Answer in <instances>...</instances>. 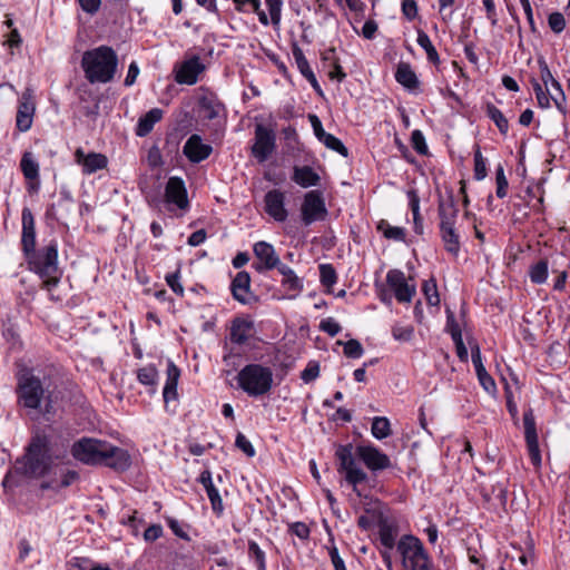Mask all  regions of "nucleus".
<instances>
[{"label": "nucleus", "mask_w": 570, "mask_h": 570, "mask_svg": "<svg viewBox=\"0 0 570 570\" xmlns=\"http://www.w3.org/2000/svg\"><path fill=\"white\" fill-rule=\"evenodd\" d=\"M485 115L495 124L501 135L505 136L509 131V121L502 111L492 102L485 105Z\"/></svg>", "instance_id": "obj_35"}, {"label": "nucleus", "mask_w": 570, "mask_h": 570, "mask_svg": "<svg viewBox=\"0 0 570 570\" xmlns=\"http://www.w3.org/2000/svg\"><path fill=\"white\" fill-rule=\"evenodd\" d=\"M28 268L42 279L41 287L48 292L60 283L62 272L58 266V243L50 240L39 249L24 255Z\"/></svg>", "instance_id": "obj_4"}, {"label": "nucleus", "mask_w": 570, "mask_h": 570, "mask_svg": "<svg viewBox=\"0 0 570 570\" xmlns=\"http://www.w3.org/2000/svg\"><path fill=\"white\" fill-rule=\"evenodd\" d=\"M254 144L250 148L252 156L258 163H265L276 148V135L274 129L257 124L254 131Z\"/></svg>", "instance_id": "obj_12"}, {"label": "nucleus", "mask_w": 570, "mask_h": 570, "mask_svg": "<svg viewBox=\"0 0 570 570\" xmlns=\"http://www.w3.org/2000/svg\"><path fill=\"white\" fill-rule=\"evenodd\" d=\"M343 345H344V354L346 357L360 358L364 353V348L357 340H354V338L348 340Z\"/></svg>", "instance_id": "obj_50"}, {"label": "nucleus", "mask_w": 570, "mask_h": 570, "mask_svg": "<svg viewBox=\"0 0 570 570\" xmlns=\"http://www.w3.org/2000/svg\"><path fill=\"white\" fill-rule=\"evenodd\" d=\"M548 261L540 259L529 269V277L533 284H543L548 278Z\"/></svg>", "instance_id": "obj_40"}, {"label": "nucleus", "mask_w": 570, "mask_h": 570, "mask_svg": "<svg viewBox=\"0 0 570 570\" xmlns=\"http://www.w3.org/2000/svg\"><path fill=\"white\" fill-rule=\"evenodd\" d=\"M253 253L257 261L253 263L252 267L259 274L272 271L282 263L274 246L265 240L256 242Z\"/></svg>", "instance_id": "obj_15"}, {"label": "nucleus", "mask_w": 570, "mask_h": 570, "mask_svg": "<svg viewBox=\"0 0 570 570\" xmlns=\"http://www.w3.org/2000/svg\"><path fill=\"white\" fill-rule=\"evenodd\" d=\"M285 199V193L281 189H271L264 196V210L275 222L284 223L288 217Z\"/></svg>", "instance_id": "obj_20"}, {"label": "nucleus", "mask_w": 570, "mask_h": 570, "mask_svg": "<svg viewBox=\"0 0 570 570\" xmlns=\"http://www.w3.org/2000/svg\"><path fill=\"white\" fill-rule=\"evenodd\" d=\"M163 535V527L160 524H151L144 532V539L147 542H154Z\"/></svg>", "instance_id": "obj_61"}, {"label": "nucleus", "mask_w": 570, "mask_h": 570, "mask_svg": "<svg viewBox=\"0 0 570 570\" xmlns=\"http://www.w3.org/2000/svg\"><path fill=\"white\" fill-rule=\"evenodd\" d=\"M422 291L426 297L429 305L438 306L440 304V296L438 293V286L434 278L425 281L423 283Z\"/></svg>", "instance_id": "obj_45"}, {"label": "nucleus", "mask_w": 570, "mask_h": 570, "mask_svg": "<svg viewBox=\"0 0 570 570\" xmlns=\"http://www.w3.org/2000/svg\"><path fill=\"white\" fill-rule=\"evenodd\" d=\"M234 299L240 304H248L250 298V275L246 271L238 272L230 283Z\"/></svg>", "instance_id": "obj_28"}, {"label": "nucleus", "mask_w": 570, "mask_h": 570, "mask_svg": "<svg viewBox=\"0 0 570 570\" xmlns=\"http://www.w3.org/2000/svg\"><path fill=\"white\" fill-rule=\"evenodd\" d=\"M291 532L302 540H306L309 537L311 530L304 522H295L291 525Z\"/></svg>", "instance_id": "obj_62"}, {"label": "nucleus", "mask_w": 570, "mask_h": 570, "mask_svg": "<svg viewBox=\"0 0 570 570\" xmlns=\"http://www.w3.org/2000/svg\"><path fill=\"white\" fill-rule=\"evenodd\" d=\"M538 65L540 69V78L542 81V85L548 89V86L550 85L551 88L554 90L553 94H550V97L552 101L554 102V106L562 114H567V106H566V94L561 87V83L552 76L550 68L547 63V61L543 58L538 59Z\"/></svg>", "instance_id": "obj_17"}, {"label": "nucleus", "mask_w": 570, "mask_h": 570, "mask_svg": "<svg viewBox=\"0 0 570 570\" xmlns=\"http://www.w3.org/2000/svg\"><path fill=\"white\" fill-rule=\"evenodd\" d=\"M71 455L87 465H104L115 471H126L131 459L127 450L111 443L94 439L81 438L71 446Z\"/></svg>", "instance_id": "obj_2"}, {"label": "nucleus", "mask_w": 570, "mask_h": 570, "mask_svg": "<svg viewBox=\"0 0 570 570\" xmlns=\"http://www.w3.org/2000/svg\"><path fill=\"white\" fill-rule=\"evenodd\" d=\"M164 110L153 108L138 119L135 134L138 137H146L151 132L154 126L163 119Z\"/></svg>", "instance_id": "obj_31"}, {"label": "nucleus", "mask_w": 570, "mask_h": 570, "mask_svg": "<svg viewBox=\"0 0 570 570\" xmlns=\"http://www.w3.org/2000/svg\"><path fill=\"white\" fill-rule=\"evenodd\" d=\"M399 528L394 523H390L387 520H381L379 522V540L383 549L380 551L382 560L386 566L387 570H393L392 562V550L397 546Z\"/></svg>", "instance_id": "obj_13"}, {"label": "nucleus", "mask_w": 570, "mask_h": 570, "mask_svg": "<svg viewBox=\"0 0 570 570\" xmlns=\"http://www.w3.org/2000/svg\"><path fill=\"white\" fill-rule=\"evenodd\" d=\"M334 570H347L344 560L341 558L336 547H332L328 551Z\"/></svg>", "instance_id": "obj_64"}, {"label": "nucleus", "mask_w": 570, "mask_h": 570, "mask_svg": "<svg viewBox=\"0 0 570 570\" xmlns=\"http://www.w3.org/2000/svg\"><path fill=\"white\" fill-rule=\"evenodd\" d=\"M417 45L425 51L428 60L434 66H439L441 63L440 56L433 46L429 35L419 29L417 30Z\"/></svg>", "instance_id": "obj_34"}, {"label": "nucleus", "mask_w": 570, "mask_h": 570, "mask_svg": "<svg viewBox=\"0 0 570 570\" xmlns=\"http://www.w3.org/2000/svg\"><path fill=\"white\" fill-rule=\"evenodd\" d=\"M524 439L531 463L538 468L541 465V453L537 433L535 417L532 407L523 412Z\"/></svg>", "instance_id": "obj_14"}, {"label": "nucleus", "mask_w": 570, "mask_h": 570, "mask_svg": "<svg viewBox=\"0 0 570 570\" xmlns=\"http://www.w3.org/2000/svg\"><path fill=\"white\" fill-rule=\"evenodd\" d=\"M531 83L535 94L538 106L543 109L550 108L552 100L550 97L549 89H543L542 85L537 79H531Z\"/></svg>", "instance_id": "obj_44"}, {"label": "nucleus", "mask_w": 570, "mask_h": 570, "mask_svg": "<svg viewBox=\"0 0 570 570\" xmlns=\"http://www.w3.org/2000/svg\"><path fill=\"white\" fill-rule=\"evenodd\" d=\"M320 282L323 286L330 288L337 282V274L332 264H321L320 267Z\"/></svg>", "instance_id": "obj_43"}, {"label": "nucleus", "mask_w": 570, "mask_h": 570, "mask_svg": "<svg viewBox=\"0 0 570 570\" xmlns=\"http://www.w3.org/2000/svg\"><path fill=\"white\" fill-rule=\"evenodd\" d=\"M273 371L262 364H247L237 374V384L248 396L258 397L267 394L273 386Z\"/></svg>", "instance_id": "obj_8"}, {"label": "nucleus", "mask_w": 570, "mask_h": 570, "mask_svg": "<svg viewBox=\"0 0 570 570\" xmlns=\"http://www.w3.org/2000/svg\"><path fill=\"white\" fill-rule=\"evenodd\" d=\"M395 80L411 91L417 89L420 85L416 73L407 62H400L397 65L395 71Z\"/></svg>", "instance_id": "obj_32"}, {"label": "nucleus", "mask_w": 570, "mask_h": 570, "mask_svg": "<svg viewBox=\"0 0 570 570\" xmlns=\"http://www.w3.org/2000/svg\"><path fill=\"white\" fill-rule=\"evenodd\" d=\"M407 196H409V206L413 214L414 233L417 235H422L424 227H423V219L420 214V198L415 190H410L407 193Z\"/></svg>", "instance_id": "obj_36"}, {"label": "nucleus", "mask_w": 570, "mask_h": 570, "mask_svg": "<svg viewBox=\"0 0 570 570\" xmlns=\"http://www.w3.org/2000/svg\"><path fill=\"white\" fill-rule=\"evenodd\" d=\"M205 69L206 66L202 62L200 57L194 55L175 67V81L179 85L193 86Z\"/></svg>", "instance_id": "obj_16"}, {"label": "nucleus", "mask_w": 570, "mask_h": 570, "mask_svg": "<svg viewBox=\"0 0 570 570\" xmlns=\"http://www.w3.org/2000/svg\"><path fill=\"white\" fill-rule=\"evenodd\" d=\"M474 178L476 180H482L487 177L488 170H487V161L484 157L482 156L480 147H476L474 151Z\"/></svg>", "instance_id": "obj_47"}, {"label": "nucleus", "mask_w": 570, "mask_h": 570, "mask_svg": "<svg viewBox=\"0 0 570 570\" xmlns=\"http://www.w3.org/2000/svg\"><path fill=\"white\" fill-rule=\"evenodd\" d=\"M550 29L556 33H561L566 28V19L560 12H552L548 17Z\"/></svg>", "instance_id": "obj_54"}, {"label": "nucleus", "mask_w": 570, "mask_h": 570, "mask_svg": "<svg viewBox=\"0 0 570 570\" xmlns=\"http://www.w3.org/2000/svg\"><path fill=\"white\" fill-rule=\"evenodd\" d=\"M165 279H166L167 285L170 287V289L176 295H178L180 297L184 296V287L180 284V272H179V269H177L174 273L167 274Z\"/></svg>", "instance_id": "obj_52"}, {"label": "nucleus", "mask_w": 570, "mask_h": 570, "mask_svg": "<svg viewBox=\"0 0 570 570\" xmlns=\"http://www.w3.org/2000/svg\"><path fill=\"white\" fill-rule=\"evenodd\" d=\"M328 212L325 205L323 193L318 189L307 191L301 205V220L309 226L317 220H324Z\"/></svg>", "instance_id": "obj_11"}, {"label": "nucleus", "mask_w": 570, "mask_h": 570, "mask_svg": "<svg viewBox=\"0 0 570 570\" xmlns=\"http://www.w3.org/2000/svg\"><path fill=\"white\" fill-rule=\"evenodd\" d=\"M158 371L155 365L149 364L137 370V380L146 386L155 387L157 384Z\"/></svg>", "instance_id": "obj_38"}, {"label": "nucleus", "mask_w": 570, "mask_h": 570, "mask_svg": "<svg viewBox=\"0 0 570 570\" xmlns=\"http://www.w3.org/2000/svg\"><path fill=\"white\" fill-rule=\"evenodd\" d=\"M235 445L243 451L248 458H253L255 455V449L250 441L240 432L237 433Z\"/></svg>", "instance_id": "obj_56"}, {"label": "nucleus", "mask_w": 570, "mask_h": 570, "mask_svg": "<svg viewBox=\"0 0 570 570\" xmlns=\"http://www.w3.org/2000/svg\"><path fill=\"white\" fill-rule=\"evenodd\" d=\"M17 395L19 404L28 410L29 415L33 411H40L41 403L46 397L41 380L31 373L19 376Z\"/></svg>", "instance_id": "obj_9"}, {"label": "nucleus", "mask_w": 570, "mask_h": 570, "mask_svg": "<svg viewBox=\"0 0 570 570\" xmlns=\"http://www.w3.org/2000/svg\"><path fill=\"white\" fill-rule=\"evenodd\" d=\"M371 433L376 440H383L392 434L390 420L385 416H375L372 421Z\"/></svg>", "instance_id": "obj_37"}, {"label": "nucleus", "mask_w": 570, "mask_h": 570, "mask_svg": "<svg viewBox=\"0 0 570 570\" xmlns=\"http://www.w3.org/2000/svg\"><path fill=\"white\" fill-rule=\"evenodd\" d=\"M165 202L173 204L179 209H186L189 206L187 189L180 177H169L165 186Z\"/></svg>", "instance_id": "obj_21"}, {"label": "nucleus", "mask_w": 570, "mask_h": 570, "mask_svg": "<svg viewBox=\"0 0 570 570\" xmlns=\"http://www.w3.org/2000/svg\"><path fill=\"white\" fill-rule=\"evenodd\" d=\"M403 16L409 20H414L419 14V7L415 0H403L401 4Z\"/></svg>", "instance_id": "obj_58"}, {"label": "nucleus", "mask_w": 570, "mask_h": 570, "mask_svg": "<svg viewBox=\"0 0 570 570\" xmlns=\"http://www.w3.org/2000/svg\"><path fill=\"white\" fill-rule=\"evenodd\" d=\"M321 142H323L327 148L338 153L343 157L348 156V149L345 147V145L342 142V140L337 137H335L332 134H326Z\"/></svg>", "instance_id": "obj_46"}, {"label": "nucleus", "mask_w": 570, "mask_h": 570, "mask_svg": "<svg viewBox=\"0 0 570 570\" xmlns=\"http://www.w3.org/2000/svg\"><path fill=\"white\" fill-rule=\"evenodd\" d=\"M279 274L283 276L282 286L293 293H299L303 289L302 279L295 274V272L287 265L281 263L276 267Z\"/></svg>", "instance_id": "obj_33"}, {"label": "nucleus", "mask_w": 570, "mask_h": 570, "mask_svg": "<svg viewBox=\"0 0 570 570\" xmlns=\"http://www.w3.org/2000/svg\"><path fill=\"white\" fill-rule=\"evenodd\" d=\"M197 481L204 487L210 501L213 512L217 517H220L224 512V504L219 492L213 482L212 472L209 470H204Z\"/></svg>", "instance_id": "obj_27"}, {"label": "nucleus", "mask_w": 570, "mask_h": 570, "mask_svg": "<svg viewBox=\"0 0 570 570\" xmlns=\"http://www.w3.org/2000/svg\"><path fill=\"white\" fill-rule=\"evenodd\" d=\"M331 70H328V77L331 80H336L337 82H342L346 78V73L341 66L340 60L330 65Z\"/></svg>", "instance_id": "obj_60"}, {"label": "nucleus", "mask_w": 570, "mask_h": 570, "mask_svg": "<svg viewBox=\"0 0 570 570\" xmlns=\"http://www.w3.org/2000/svg\"><path fill=\"white\" fill-rule=\"evenodd\" d=\"M308 119H309V122L313 127V130H314V134L316 136V138L321 141L322 138L327 134L324 128H323V125L320 120V118L314 115V114H311L308 115Z\"/></svg>", "instance_id": "obj_63"}, {"label": "nucleus", "mask_w": 570, "mask_h": 570, "mask_svg": "<svg viewBox=\"0 0 570 570\" xmlns=\"http://www.w3.org/2000/svg\"><path fill=\"white\" fill-rule=\"evenodd\" d=\"M81 68L88 82L107 83L117 72L118 56L111 47L102 45L83 52Z\"/></svg>", "instance_id": "obj_5"}, {"label": "nucleus", "mask_w": 570, "mask_h": 570, "mask_svg": "<svg viewBox=\"0 0 570 570\" xmlns=\"http://www.w3.org/2000/svg\"><path fill=\"white\" fill-rule=\"evenodd\" d=\"M377 230H380L383 236L387 239H393L397 242L405 240V229L403 227L391 226L386 220L382 219L377 224Z\"/></svg>", "instance_id": "obj_39"}, {"label": "nucleus", "mask_w": 570, "mask_h": 570, "mask_svg": "<svg viewBox=\"0 0 570 570\" xmlns=\"http://www.w3.org/2000/svg\"><path fill=\"white\" fill-rule=\"evenodd\" d=\"M254 322L247 317H235L230 322L229 340L233 344L245 345L254 335Z\"/></svg>", "instance_id": "obj_24"}, {"label": "nucleus", "mask_w": 570, "mask_h": 570, "mask_svg": "<svg viewBox=\"0 0 570 570\" xmlns=\"http://www.w3.org/2000/svg\"><path fill=\"white\" fill-rule=\"evenodd\" d=\"M166 375H167V377H166L165 385H171V386H177L178 385V381H179V377H180V370L170 360L167 362Z\"/></svg>", "instance_id": "obj_57"}, {"label": "nucleus", "mask_w": 570, "mask_h": 570, "mask_svg": "<svg viewBox=\"0 0 570 570\" xmlns=\"http://www.w3.org/2000/svg\"><path fill=\"white\" fill-rule=\"evenodd\" d=\"M355 455H357L364 465L373 473L390 469L392 463L387 454L372 444L357 445L355 452L352 443L337 445L335 451V458L338 462L337 472L344 473L345 481L352 485L353 491L361 497L357 485L367 480V474L357 465Z\"/></svg>", "instance_id": "obj_1"}, {"label": "nucleus", "mask_w": 570, "mask_h": 570, "mask_svg": "<svg viewBox=\"0 0 570 570\" xmlns=\"http://www.w3.org/2000/svg\"><path fill=\"white\" fill-rule=\"evenodd\" d=\"M75 160L77 164L82 166L83 173L88 175L104 169L108 165V159L105 155L98 153H89L88 155H85L81 148L76 150Z\"/></svg>", "instance_id": "obj_26"}, {"label": "nucleus", "mask_w": 570, "mask_h": 570, "mask_svg": "<svg viewBox=\"0 0 570 570\" xmlns=\"http://www.w3.org/2000/svg\"><path fill=\"white\" fill-rule=\"evenodd\" d=\"M401 570H433V560L423 542L413 534H403L396 546Z\"/></svg>", "instance_id": "obj_7"}, {"label": "nucleus", "mask_w": 570, "mask_h": 570, "mask_svg": "<svg viewBox=\"0 0 570 570\" xmlns=\"http://www.w3.org/2000/svg\"><path fill=\"white\" fill-rule=\"evenodd\" d=\"M213 151V147L204 144L199 135L193 134L183 147V154L186 158L194 164L202 163L207 159Z\"/></svg>", "instance_id": "obj_22"}, {"label": "nucleus", "mask_w": 570, "mask_h": 570, "mask_svg": "<svg viewBox=\"0 0 570 570\" xmlns=\"http://www.w3.org/2000/svg\"><path fill=\"white\" fill-rule=\"evenodd\" d=\"M291 179L302 188L315 187L321 183L320 175L311 166H294Z\"/></svg>", "instance_id": "obj_29"}, {"label": "nucleus", "mask_w": 570, "mask_h": 570, "mask_svg": "<svg viewBox=\"0 0 570 570\" xmlns=\"http://www.w3.org/2000/svg\"><path fill=\"white\" fill-rule=\"evenodd\" d=\"M248 557L255 562L257 570H266L265 552L253 540L248 541Z\"/></svg>", "instance_id": "obj_42"}, {"label": "nucleus", "mask_w": 570, "mask_h": 570, "mask_svg": "<svg viewBox=\"0 0 570 570\" xmlns=\"http://www.w3.org/2000/svg\"><path fill=\"white\" fill-rule=\"evenodd\" d=\"M35 112L33 91L27 88L21 95L16 115V127L19 131L26 132L31 128Z\"/></svg>", "instance_id": "obj_19"}, {"label": "nucleus", "mask_w": 570, "mask_h": 570, "mask_svg": "<svg viewBox=\"0 0 570 570\" xmlns=\"http://www.w3.org/2000/svg\"><path fill=\"white\" fill-rule=\"evenodd\" d=\"M199 107L200 110L204 111L205 118L208 120H213L218 118L223 112H225V105L218 99V97L208 92L199 98Z\"/></svg>", "instance_id": "obj_30"}, {"label": "nucleus", "mask_w": 570, "mask_h": 570, "mask_svg": "<svg viewBox=\"0 0 570 570\" xmlns=\"http://www.w3.org/2000/svg\"><path fill=\"white\" fill-rule=\"evenodd\" d=\"M235 9L238 12H254L263 26L272 23L278 27L282 19V8L284 0H265L269 16L261 8V0H233Z\"/></svg>", "instance_id": "obj_10"}, {"label": "nucleus", "mask_w": 570, "mask_h": 570, "mask_svg": "<svg viewBox=\"0 0 570 570\" xmlns=\"http://www.w3.org/2000/svg\"><path fill=\"white\" fill-rule=\"evenodd\" d=\"M320 330L334 337L341 332L342 327L333 317H327L321 321Z\"/></svg>", "instance_id": "obj_53"}, {"label": "nucleus", "mask_w": 570, "mask_h": 570, "mask_svg": "<svg viewBox=\"0 0 570 570\" xmlns=\"http://www.w3.org/2000/svg\"><path fill=\"white\" fill-rule=\"evenodd\" d=\"M392 336L394 340L400 342H410L414 336V327L412 325L403 326L395 324L392 327Z\"/></svg>", "instance_id": "obj_48"}, {"label": "nucleus", "mask_w": 570, "mask_h": 570, "mask_svg": "<svg viewBox=\"0 0 570 570\" xmlns=\"http://www.w3.org/2000/svg\"><path fill=\"white\" fill-rule=\"evenodd\" d=\"M51 438L43 430H37L24 448L23 454L16 460L14 471L23 476L40 479L52 468Z\"/></svg>", "instance_id": "obj_3"}, {"label": "nucleus", "mask_w": 570, "mask_h": 570, "mask_svg": "<svg viewBox=\"0 0 570 570\" xmlns=\"http://www.w3.org/2000/svg\"><path fill=\"white\" fill-rule=\"evenodd\" d=\"M21 249L23 255L36 249V222L29 207L21 212Z\"/></svg>", "instance_id": "obj_23"}, {"label": "nucleus", "mask_w": 570, "mask_h": 570, "mask_svg": "<svg viewBox=\"0 0 570 570\" xmlns=\"http://www.w3.org/2000/svg\"><path fill=\"white\" fill-rule=\"evenodd\" d=\"M292 55L303 77H306L313 72L302 48L298 46L297 42L292 43Z\"/></svg>", "instance_id": "obj_41"}, {"label": "nucleus", "mask_w": 570, "mask_h": 570, "mask_svg": "<svg viewBox=\"0 0 570 570\" xmlns=\"http://www.w3.org/2000/svg\"><path fill=\"white\" fill-rule=\"evenodd\" d=\"M459 208L453 193L449 191L446 198H440L438 203V216L440 219V237L444 249L454 257H458L461 249L460 235L455 228Z\"/></svg>", "instance_id": "obj_6"}, {"label": "nucleus", "mask_w": 570, "mask_h": 570, "mask_svg": "<svg viewBox=\"0 0 570 570\" xmlns=\"http://www.w3.org/2000/svg\"><path fill=\"white\" fill-rule=\"evenodd\" d=\"M320 375V365L316 362H309L307 366L302 371L301 379L305 383H309L317 379Z\"/></svg>", "instance_id": "obj_59"}, {"label": "nucleus", "mask_w": 570, "mask_h": 570, "mask_svg": "<svg viewBox=\"0 0 570 570\" xmlns=\"http://www.w3.org/2000/svg\"><path fill=\"white\" fill-rule=\"evenodd\" d=\"M495 181H497V196L499 198H504L507 196V189H508V180L504 175V169L502 165H498L495 169Z\"/></svg>", "instance_id": "obj_49"}, {"label": "nucleus", "mask_w": 570, "mask_h": 570, "mask_svg": "<svg viewBox=\"0 0 570 570\" xmlns=\"http://www.w3.org/2000/svg\"><path fill=\"white\" fill-rule=\"evenodd\" d=\"M411 145L413 149L420 155L428 154V146L425 142V137L421 130L415 129L411 134Z\"/></svg>", "instance_id": "obj_51"}, {"label": "nucleus", "mask_w": 570, "mask_h": 570, "mask_svg": "<svg viewBox=\"0 0 570 570\" xmlns=\"http://www.w3.org/2000/svg\"><path fill=\"white\" fill-rule=\"evenodd\" d=\"M476 376L485 392L489 394H494L497 392V384L487 370L476 373Z\"/></svg>", "instance_id": "obj_55"}, {"label": "nucleus", "mask_w": 570, "mask_h": 570, "mask_svg": "<svg viewBox=\"0 0 570 570\" xmlns=\"http://www.w3.org/2000/svg\"><path fill=\"white\" fill-rule=\"evenodd\" d=\"M386 284L400 303H410L415 295V285L409 284L400 269H391L386 274Z\"/></svg>", "instance_id": "obj_18"}, {"label": "nucleus", "mask_w": 570, "mask_h": 570, "mask_svg": "<svg viewBox=\"0 0 570 570\" xmlns=\"http://www.w3.org/2000/svg\"><path fill=\"white\" fill-rule=\"evenodd\" d=\"M20 169L28 181V190L37 193L40 187L39 163L31 151H24L20 160Z\"/></svg>", "instance_id": "obj_25"}]
</instances>
